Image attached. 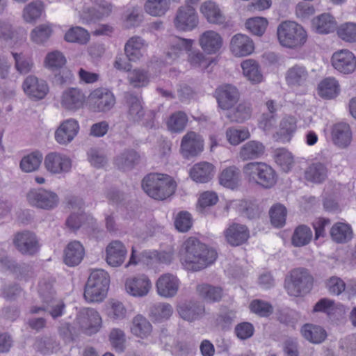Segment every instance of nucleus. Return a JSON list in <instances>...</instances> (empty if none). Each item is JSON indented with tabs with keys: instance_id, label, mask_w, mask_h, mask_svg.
Wrapping results in <instances>:
<instances>
[{
	"instance_id": "obj_13",
	"label": "nucleus",
	"mask_w": 356,
	"mask_h": 356,
	"mask_svg": "<svg viewBox=\"0 0 356 356\" xmlns=\"http://www.w3.org/2000/svg\"><path fill=\"white\" fill-rule=\"evenodd\" d=\"M331 60L334 68L344 74H351L356 69V57L348 49L334 52Z\"/></svg>"
},
{
	"instance_id": "obj_4",
	"label": "nucleus",
	"mask_w": 356,
	"mask_h": 356,
	"mask_svg": "<svg viewBox=\"0 0 356 356\" xmlns=\"http://www.w3.org/2000/svg\"><path fill=\"white\" fill-rule=\"evenodd\" d=\"M277 35L280 45L291 49L301 48L307 39V34L304 28L292 21L282 22L277 26Z\"/></svg>"
},
{
	"instance_id": "obj_63",
	"label": "nucleus",
	"mask_w": 356,
	"mask_h": 356,
	"mask_svg": "<svg viewBox=\"0 0 356 356\" xmlns=\"http://www.w3.org/2000/svg\"><path fill=\"white\" fill-rule=\"evenodd\" d=\"M188 61L192 67H199L203 70L207 68L210 64L209 58L199 50H191L188 53Z\"/></svg>"
},
{
	"instance_id": "obj_17",
	"label": "nucleus",
	"mask_w": 356,
	"mask_h": 356,
	"mask_svg": "<svg viewBox=\"0 0 356 356\" xmlns=\"http://www.w3.org/2000/svg\"><path fill=\"white\" fill-rule=\"evenodd\" d=\"M215 93L218 106L223 110L230 109L239 99L237 88L229 84L218 87Z\"/></svg>"
},
{
	"instance_id": "obj_11",
	"label": "nucleus",
	"mask_w": 356,
	"mask_h": 356,
	"mask_svg": "<svg viewBox=\"0 0 356 356\" xmlns=\"http://www.w3.org/2000/svg\"><path fill=\"white\" fill-rule=\"evenodd\" d=\"M13 244L22 254L33 255L40 249L38 237L30 231L17 232L14 236Z\"/></svg>"
},
{
	"instance_id": "obj_3",
	"label": "nucleus",
	"mask_w": 356,
	"mask_h": 356,
	"mask_svg": "<svg viewBox=\"0 0 356 356\" xmlns=\"http://www.w3.org/2000/svg\"><path fill=\"white\" fill-rule=\"evenodd\" d=\"M245 178L249 183L270 188L277 182V175L274 169L264 162H250L242 169Z\"/></svg>"
},
{
	"instance_id": "obj_42",
	"label": "nucleus",
	"mask_w": 356,
	"mask_h": 356,
	"mask_svg": "<svg viewBox=\"0 0 356 356\" xmlns=\"http://www.w3.org/2000/svg\"><path fill=\"white\" fill-rule=\"evenodd\" d=\"M303 337L313 343H321L327 337L326 331L318 325L306 324L301 329Z\"/></svg>"
},
{
	"instance_id": "obj_10",
	"label": "nucleus",
	"mask_w": 356,
	"mask_h": 356,
	"mask_svg": "<svg viewBox=\"0 0 356 356\" xmlns=\"http://www.w3.org/2000/svg\"><path fill=\"white\" fill-rule=\"evenodd\" d=\"M198 16L192 6H181L177 10L173 24L175 27L182 31H192L198 24Z\"/></svg>"
},
{
	"instance_id": "obj_43",
	"label": "nucleus",
	"mask_w": 356,
	"mask_h": 356,
	"mask_svg": "<svg viewBox=\"0 0 356 356\" xmlns=\"http://www.w3.org/2000/svg\"><path fill=\"white\" fill-rule=\"evenodd\" d=\"M243 75L252 83H259L263 80V75L259 70V64L254 60L248 59L241 63Z\"/></svg>"
},
{
	"instance_id": "obj_31",
	"label": "nucleus",
	"mask_w": 356,
	"mask_h": 356,
	"mask_svg": "<svg viewBox=\"0 0 356 356\" xmlns=\"http://www.w3.org/2000/svg\"><path fill=\"white\" fill-rule=\"evenodd\" d=\"M85 254L84 248L77 241H74L67 244L64 250V263L68 266L79 265Z\"/></svg>"
},
{
	"instance_id": "obj_34",
	"label": "nucleus",
	"mask_w": 356,
	"mask_h": 356,
	"mask_svg": "<svg viewBox=\"0 0 356 356\" xmlns=\"http://www.w3.org/2000/svg\"><path fill=\"white\" fill-rule=\"evenodd\" d=\"M140 156L134 149H126L116 156L115 164L122 171L132 170L140 162Z\"/></svg>"
},
{
	"instance_id": "obj_40",
	"label": "nucleus",
	"mask_w": 356,
	"mask_h": 356,
	"mask_svg": "<svg viewBox=\"0 0 356 356\" xmlns=\"http://www.w3.org/2000/svg\"><path fill=\"white\" fill-rule=\"evenodd\" d=\"M131 331L135 336L141 339H145L151 334L152 326L145 317L138 314L132 320Z\"/></svg>"
},
{
	"instance_id": "obj_64",
	"label": "nucleus",
	"mask_w": 356,
	"mask_h": 356,
	"mask_svg": "<svg viewBox=\"0 0 356 356\" xmlns=\"http://www.w3.org/2000/svg\"><path fill=\"white\" fill-rule=\"evenodd\" d=\"M52 29L49 24H40L36 26L31 33V39L36 43H42L51 36Z\"/></svg>"
},
{
	"instance_id": "obj_16",
	"label": "nucleus",
	"mask_w": 356,
	"mask_h": 356,
	"mask_svg": "<svg viewBox=\"0 0 356 356\" xmlns=\"http://www.w3.org/2000/svg\"><path fill=\"white\" fill-rule=\"evenodd\" d=\"M157 293L165 298H172L177 293L179 280L177 276L165 273L161 275L156 282Z\"/></svg>"
},
{
	"instance_id": "obj_24",
	"label": "nucleus",
	"mask_w": 356,
	"mask_h": 356,
	"mask_svg": "<svg viewBox=\"0 0 356 356\" xmlns=\"http://www.w3.org/2000/svg\"><path fill=\"white\" fill-rule=\"evenodd\" d=\"M331 137L333 143L340 147H347L352 140V131L348 124L338 122L331 129Z\"/></svg>"
},
{
	"instance_id": "obj_56",
	"label": "nucleus",
	"mask_w": 356,
	"mask_h": 356,
	"mask_svg": "<svg viewBox=\"0 0 356 356\" xmlns=\"http://www.w3.org/2000/svg\"><path fill=\"white\" fill-rule=\"evenodd\" d=\"M338 36L346 42H356V24L347 22L337 29Z\"/></svg>"
},
{
	"instance_id": "obj_21",
	"label": "nucleus",
	"mask_w": 356,
	"mask_h": 356,
	"mask_svg": "<svg viewBox=\"0 0 356 356\" xmlns=\"http://www.w3.org/2000/svg\"><path fill=\"white\" fill-rule=\"evenodd\" d=\"M127 250L124 244L120 241H113L106 248V261L113 267L121 266L127 257Z\"/></svg>"
},
{
	"instance_id": "obj_36",
	"label": "nucleus",
	"mask_w": 356,
	"mask_h": 356,
	"mask_svg": "<svg viewBox=\"0 0 356 356\" xmlns=\"http://www.w3.org/2000/svg\"><path fill=\"white\" fill-rule=\"evenodd\" d=\"M145 42L138 36L131 37L125 44V54L130 61L136 62L143 56V49Z\"/></svg>"
},
{
	"instance_id": "obj_9",
	"label": "nucleus",
	"mask_w": 356,
	"mask_h": 356,
	"mask_svg": "<svg viewBox=\"0 0 356 356\" xmlns=\"http://www.w3.org/2000/svg\"><path fill=\"white\" fill-rule=\"evenodd\" d=\"M44 165L51 175L65 174L72 168V160L64 154L54 152L45 156Z\"/></svg>"
},
{
	"instance_id": "obj_50",
	"label": "nucleus",
	"mask_w": 356,
	"mask_h": 356,
	"mask_svg": "<svg viewBox=\"0 0 356 356\" xmlns=\"http://www.w3.org/2000/svg\"><path fill=\"white\" fill-rule=\"evenodd\" d=\"M275 160L284 172H289L294 163L291 153L284 148H279L275 151Z\"/></svg>"
},
{
	"instance_id": "obj_41",
	"label": "nucleus",
	"mask_w": 356,
	"mask_h": 356,
	"mask_svg": "<svg viewBox=\"0 0 356 356\" xmlns=\"http://www.w3.org/2000/svg\"><path fill=\"white\" fill-rule=\"evenodd\" d=\"M318 94L325 99H333L340 92V86L338 81L333 77H327L318 84Z\"/></svg>"
},
{
	"instance_id": "obj_51",
	"label": "nucleus",
	"mask_w": 356,
	"mask_h": 356,
	"mask_svg": "<svg viewBox=\"0 0 356 356\" xmlns=\"http://www.w3.org/2000/svg\"><path fill=\"white\" fill-rule=\"evenodd\" d=\"M89 39L90 35L88 32L80 26L71 28L65 35V40L70 42L86 44Z\"/></svg>"
},
{
	"instance_id": "obj_29",
	"label": "nucleus",
	"mask_w": 356,
	"mask_h": 356,
	"mask_svg": "<svg viewBox=\"0 0 356 356\" xmlns=\"http://www.w3.org/2000/svg\"><path fill=\"white\" fill-rule=\"evenodd\" d=\"M230 49L236 56H245L254 51V43L246 35H234L230 42Z\"/></svg>"
},
{
	"instance_id": "obj_1",
	"label": "nucleus",
	"mask_w": 356,
	"mask_h": 356,
	"mask_svg": "<svg viewBox=\"0 0 356 356\" xmlns=\"http://www.w3.org/2000/svg\"><path fill=\"white\" fill-rule=\"evenodd\" d=\"M183 264L192 271H199L212 264L217 259L216 251L209 248L195 237H190L183 243Z\"/></svg>"
},
{
	"instance_id": "obj_45",
	"label": "nucleus",
	"mask_w": 356,
	"mask_h": 356,
	"mask_svg": "<svg viewBox=\"0 0 356 356\" xmlns=\"http://www.w3.org/2000/svg\"><path fill=\"white\" fill-rule=\"evenodd\" d=\"M42 154L38 152L24 156L19 163L21 170L24 172H32L38 170L42 161Z\"/></svg>"
},
{
	"instance_id": "obj_28",
	"label": "nucleus",
	"mask_w": 356,
	"mask_h": 356,
	"mask_svg": "<svg viewBox=\"0 0 356 356\" xmlns=\"http://www.w3.org/2000/svg\"><path fill=\"white\" fill-rule=\"evenodd\" d=\"M181 148L186 157L197 156L203 150V140L195 132H188L182 138Z\"/></svg>"
},
{
	"instance_id": "obj_49",
	"label": "nucleus",
	"mask_w": 356,
	"mask_h": 356,
	"mask_svg": "<svg viewBox=\"0 0 356 356\" xmlns=\"http://www.w3.org/2000/svg\"><path fill=\"white\" fill-rule=\"evenodd\" d=\"M44 11V4L40 1H35L28 4L24 9L23 17L27 22H32L39 18Z\"/></svg>"
},
{
	"instance_id": "obj_39",
	"label": "nucleus",
	"mask_w": 356,
	"mask_h": 356,
	"mask_svg": "<svg viewBox=\"0 0 356 356\" xmlns=\"http://www.w3.org/2000/svg\"><path fill=\"white\" fill-rule=\"evenodd\" d=\"M200 11L210 23L221 24L225 20L220 9L213 1H205L201 6Z\"/></svg>"
},
{
	"instance_id": "obj_6",
	"label": "nucleus",
	"mask_w": 356,
	"mask_h": 356,
	"mask_svg": "<svg viewBox=\"0 0 356 356\" xmlns=\"http://www.w3.org/2000/svg\"><path fill=\"white\" fill-rule=\"evenodd\" d=\"M313 284L314 278L308 270L299 268L291 270L289 278L285 280V289L289 296L300 297L308 293Z\"/></svg>"
},
{
	"instance_id": "obj_7",
	"label": "nucleus",
	"mask_w": 356,
	"mask_h": 356,
	"mask_svg": "<svg viewBox=\"0 0 356 356\" xmlns=\"http://www.w3.org/2000/svg\"><path fill=\"white\" fill-rule=\"evenodd\" d=\"M26 200L30 206L45 211L56 209L60 202L56 193L44 188L31 189L26 193Z\"/></svg>"
},
{
	"instance_id": "obj_14",
	"label": "nucleus",
	"mask_w": 356,
	"mask_h": 356,
	"mask_svg": "<svg viewBox=\"0 0 356 356\" xmlns=\"http://www.w3.org/2000/svg\"><path fill=\"white\" fill-rule=\"evenodd\" d=\"M86 99V96L81 89L69 88L62 92L60 105L65 110L76 111L83 106Z\"/></svg>"
},
{
	"instance_id": "obj_59",
	"label": "nucleus",
	"mask_w": 356,
	"mask_h": 356,
	"mask_svg": "<svg viewBox=\"0 0 356 356\" xmlns=\"http://www.w3.org/2000/svg\"><path fill=\"white\" fill-rule=\"evenodd\" d=\"M250 108L245 104H239L236 108L230 111L227 118L232 122L241 123L250 117Z\"/></svg>"
},
{
	"instance_id": "obj_55",
	"label": "nucleus",
	"mask_w": 356,
	"mask_h": 356,
	"mask_svg": "<svg viewBox=\"0 0 356 356\" xmlns=\"http://www.w3.org/2000/svg\"><path fill=\"white\" fill-rule=\"evenodd\" d=\"M226 137L231 145H237L248 139L250 137V134L247 128H229L226 131Z\"/></svg>"
},
{
	"instance_id": "obj_2",
	"label": "nucleus",
	"mask_w": 356,
	"mask_h": 356,
	"mask_svg": "<svg viewBox=\"0 0 356 356\" xmlns=\"http://www.w3.org/2000/svg\"><path fill=\"white\" fill-rule=\"evenodd\" d=\"M142 188L150 197L163 200L172 195L177 184L170 176L165 174L151 173L142 180Z\"/></svg>"
},
{
	"instance_id": "obj_8",
	"label": "nucleus",
	"mask_w": 356,
	"mask_h": 356,
	"mask_svg": "<svg viewBox=\"0 0 356 356\" xmlns=\"http://www.w3.org/2000/svg\"><path fill=\"white\" fill-rule=\"evenodd\" d=\"M76 320L82 332L89 336L98 332L102 325V320L99 312L90 308L81 309Z\"/></svg>"
},
{
	"instance_id": "obj_54",
	"label": "nucleus",
	"mask_w": 356,
	"mask_h": 356,
	"mask_svg": "<svg viewBox=\"0 0 356 356\" xmlns=\"http://www.w3.org/2000/svg\"><path fill=\"white\" fill-rule=\"evenodd\" d=\"M268 21L264 17H255L248 19L245 22V27L252 34L261 36L265 32Z\"/></svg>"
},
{
	"instance_id": "obj_47",
	"label": "nucleus",
	"mask_w": 356,
	"mask_h": 356,
	"mask_svg": "<svg viewBox=\"0 0 356 356\" xmlns=\"http://www.w3.org/2000/svg\"><path fill=\"white\" fill-rule=\"evenodd\" d=\"M312 232L305 225L298 226L293 234L291 243L295 247H302L307 245L312 240Z\"/></svg>"
},
{
	"instance_id": "obj_27",
	"label": "nucleus",
	"mask_w": 356,
	"mask_h": 356,
	"mask_svg": "<svg viewBox=\"0 0 356 356\" xmlns=\"http://www.w3.org/2000/svg\"><path fill=\"white\" fill-rule=\"evenodd\" d=\"M177 312L181 318L193 322L202 318L205 312L204 306L196 301H189L178 306Z\"/></svg>"
},
{
	"instance_id": "obj_62",
	"label": "nucleus",
	"mask_w": 356,
	"mask_h": 356,
	"mask_svg": "<svg viewBox=\"0 0 356 356\" xmlns=\"http://www.w3.org/2000/svg\"><path fill=\"white\" fill-rule=\"evenodd\" d=\"M35 348L43 354H49L57 350L59 343L52 337H44L36 339Z\"/></svg>"
},
{
	"instance_id": "obj_33",
	"label": "nucleus",
	"mask_w": 356,
	"mask_h": 356,
	"mask_svg": "<svg viewBox=\"0 0 356 356\" xmlns=\"http://www.w3.org/2000/svg\"><path fill=\"white\" fill-rule=\"evenodd\" d=\"M113 6L105 0H98L93 6L84 8L88 16L83 17L88 22L93 19H100L108 17L112 12Z\"/></svg>"
},
{
	"instance_id": "obj_46",
	"label": "nucleus",
	"mask_w": 356,
	"mask_h": 356,
	"mask_svg": "<svg viewBox=\"0 0 356 356\" xmlns=\"http://www.w3.org/2000/svg\"><path fill=\"white\" fill-rule=\"evenodd\" d=\"M197 291L201 297L209 302L220 301L222 297V289L221 287L207 284L197 286Z\"/></svg>"
},
{
	"instance_id": "obj_32",
	"label": "nucleus",
	"mask_w": 356,
	"mask_h": 356,
	"mask_svg": "<svg viewBox=\"0 0 356 356\" xmlns=\"http://www.w3.org/2000/svg\"><path fill=\"white\" fill-rule=\"evenodd\" d=\"M214 175V167L208 162H200L195 164L190 170V176L195 182L207 183Z\"/></svg>"
},
{
	"instance_id": "obj_53",
	"label": "nucleus",
	"mask_w": 356,
	"mask_h": 356,
	"mask_svg": "<svg viewBox=\"0 0 356 356\" xmlns=\"http://www.w3.org/2000/svg\"><path fill=\"white\" fill-rule=\"evenodd\" d=\"M109 342L117 352H122L125 348L126 335L120 328H113L108 335Z\"/></svg>"
},
{
	"instance_id": "obj_18",
	"label": "nucleus",
	"mask_w": 356,
	"mask_h": 356,
	"mask_svg": "<svg viewBox=\"0 0 356 356\" xmlns=\"http://www.w3.org/2000/svg\"><path fill=\"white\" fill-rule=\"evenodd\" d=\"M24 92L30 97L35 99H43L49 91L47 83L35 76H29L23 83Z\"/></svg>"
},
{
	"instance_id": "obj_60",
	"label": "nucleus",
	"mask_w": 356,
	"mask_h": 356,
	"mask_svg": "<svg viewBox=\"0 0 356 356\" xmlns=\"http://www.w3.org/2000/svg\"><path fill=\"white\" fill-rule=\"evenodd\" d=\"M192 225L193 218L189 212L182 211L177 213L175 220V226L179 232H187L191 229Z\"/></svg>"
},
{
	"instance_id": "obj_19",
	"label": "nucleus",
	"mask_w": 356,
	"mask_h": 356,
	"mask_svg": "<svg viewBox=\"0 0 356 356\" xmlns=\"http://www.w3.org/2000/svg\"><path fill=\"white\" fill-rule=\"evenodd\" d=\"M79 129L78 122L67 119L63 122L55 132V139L60 145H67L73 140Z\"/></svg>"
},
{
	"instance_id": "obj_12",
	"label": "nucleus",
	"mask_w": 356,
	"mask_h": 356,
	"mask_svg": "<svg viewBox=\"0 0 356 356\" xmlns=\"http://www.w3.org/2000/svg\"><path fill=\"white\" fill-rule=\"evenodd\" d=\"M89 98L94 111L97 112L108 111L115 104V98L113 92L104 88L93 90Z\"/></svg>"
},
{
	"instance_id": "obj_48",
	"label": "nucleus",
	"mask_w": 356,
	"mask_h": 356,
	"mask_svg": "<svg viewBox=\"0 0 356 356\" xmlns=\"http://www.w3.org/2000/svg\"><path fill=\"white\" fill-rule=\"evenodd\" d=\"M168 9V0H147L145 3V12L154 17L164 15Z\"/></svg>"
},
{
	"instance_id": "obj_15",
	"label": "nucleus",
	"mask_w": 356,
	"mask_h": 356,
	"mask_svg": "<svg viewBox=\"0 0 356 356\" xmlns=\"http://www.w3.org/2000/svg\"><path fill=\"white\" fill-rule=\"evenodd\" d=\"M152 288V282L145 275H138L129 277L125 282L127 292L134 297H144L147 296Z\"/></svg>"
},
{
	"instance_id": "obj_5",
	"label": "nucleus",
	"mask_w": 356,
	"mask_h": 356,
	"mask_svg": "<svg viewBox=\"0 0 356 356\" xmlns=\"http://www.w3.org/2000/svg\"><path fill=\"white\" fill-rule=\"evenodd\" d=\"M109 284V275L105 270H92L86 284L84 298L88 302L102 301L106 296Z\"/></svg>"
},
{
	"instance_id": "obj_52",
	"label": "nucleus",
	"mask_w": 356,
	"mask_h": 356,
	"mask_svg": "<svg viewBox=\"0 0 356 356\" xmlns=\"http://www.w3.org/2000/svg\"><path fill=\"white\" fill-rule=\"evenodd\" d=\"M286 209L280 204H277L271 207L269 211L270 222L274 227H282L285 225Z\"/></svg>"
},
{
	"instance_id": "obj_20",
	"label": "nucleus",
	"mask_w": 356,
	"mask_h": 356,
	"mask_svg": "<svg viewBox=\"0 0 356 356\" xmlns=\"http://www.w3.org/2000/svg\"><path fill=\"white\" fill-rule=\"evenodd\" d=\"M127 109V118L132 122H139L145 116L142 99L133 93L126 92L124 96Z\"/></svg>"
},
{
	"instance_id": "obj_26",
	"label": "nucleus",
	"mask_w": 356,
	"mask_h": 356,
	"mask_svg": "<svg viewBox=\"0 0 356 356\" xmlns=\"http://www.w3.org/2000/svg\"><path fill=\"white\" fill-rule=\"evenodd\" d=\"M226 241L232 246H238L245 243L250 237V232L245 225L232 223L225 231Z\"/></svg>"
},
{
	"instance_id": "obj_37",
	"label": "nucleus",
	"mask_w": 356,
	"mask_h": 356,
	"mask_svg": "<svg viewBox=\"0 0 356 356\" xmlns=\"http://www.w3.org/2000/svg\"><path fill=\"white\" fill-rule=\"evenodd\" d=\"M328 169L321 162L314 163L309 165L305 171V178L314 184H321L327 178Z\"/></svg>"
},
{
	"instance_id": "obj_25",
	"label": "nucleus",
	"mask_w": 356,
	"mask_h": 356,
	"mask_svg": "<svg viewBox=\"0 0 356 356\" xmlns=\"http://www.w3.org/2000/svg\"><path fill=\"white\" fill-rule=\"evenodd\" d=\"M193 43L194 40L191 39L171 36L169 38V47L166 52V56L170 60H174L179 58L184 51L188 53Z\"/></svg>"
},
{
	"instance_id": "obj_23",
	"label": "nucleus",
	"mask_w": 356,
	"mask_h": 356,
	"mask_svg": "<svg viewBox=\"0 0 356 356\" xmlns=\"http://www.w3.org/2000/svg\"><path fill=\"white\" fill-rule=\"evenodd\" d=\"M285 80L291 87H304L309 81V73L305 66L295 65L287 70Z\"/></svg>"
},
{
	"instance_id": "obj_38",
	"label": "nucleus",
	"mask_w": 356,
	"mask_h": 356,
	"mask_svg": "<svg viewBox=\"0 0 356 356\" xmlns=\"http://www.w3.org/2000/svg\"><path fill=\"white\" fill-rule=\"evenodd\" d=\"M241 171L238 168L232 165L224 169L219 176L220 185L231 189L236 188L241 181Z\"/></svg>"
},
{
	"instance_id": "obj_61",
	"label": "nucleus",
	"mask_w": 356,
	"mask_h": 356,
	"mask_svg": "<svg viewBox=\"0 0 356 356\" xmlns=\"http://www.w3.org/2000/svg\"><path fill=\"white\" fill-rule=\"evenodd\" d=\"M250 309L261 317H268L273 312V307L269 302L258 299L251 302Z\"/></svg>"
},
{
	"instance_id": "obj_58",
	"label": "nucleus",
	"mask_w": 356,
	"mask_h": 356,
	"mask_svg": "<svg viewBox=\"0 0 356 356\" xmlns=\"http://www.w3.org/2000/svg\"><path fill=\"white\" fill-rule=\"evenodd\" d=\"M188 121L187 115L182 111L173 113L168 122V127L171 131L180 132L183 131Z\"/></svg>"
},
{
	"instance_id": "obj_22",
	"label": "nucleus",
	"mask_w": 356,
	"mask_h": 356,
	"mask_svg": "<svg viewBox=\"0 0 356 356\" xmlns=\"http://www.w3.org/2000/svg\"><path fill=\"white\" fill-rule=\"evenodd\" d=\"M223 40L221 35L214 31H206L200 35L199 44L208 54H215L221 49Z\"/></svg>"
},
{
	"instance_id": "obj_30",
	"label": "nucleus",
	"mask_w": 356,
	"mask_h": 356,
	"mask_svg": "<svg viewBox=\"0 0 356 356\" xmlns=\"http://www.w3.org/2000/svg\"><path fill=\"white\" fill-rule=\"evenodd\" d=\"M264 145L258 140H250L243 144L238 152V157L243 161L261 158L265 153Z\"/></svg>"
},
{
	"instance_id": "obj_57",
	"label": "nucleus",
	"mask_w": 356,
	"mask_h": 356,
	"mask_svg": "<svg viewBox=\"0 0 356 356\" xmlns=\"http://www.w3.org/2000/svg\"><path fill=\"white\" fill-rule=\"evenodd\" d=\"M325 286L327 292L332 296H339L346 289L345 282L337 276H332L325 282Z\"/></svg>"
},
{
	"instance_id": "obj_35",
	"label": "nucleus",
	"mask_w": 356,
	"mask_h": 356,
	"mask_svg": "<svg viewBox=\"0 0 356 356\" xmlns=\"http://www.w3.org/2000/svg\"><path fill=\"white\" fill-rule=\"evenodd\" d=\"M313 29L320 34H328L337 28L334 18L328 13H323L314 17L312 21Z\"/></svg>"
},
{
	"instance_id": "obj_44",
	"label": "nucleus",
	"mask_w": 356,
	"mask_h": 356,
	"mask_svg": "<svg viewBox=\"0 0 356 356\" xmlns=\"http://www.w3.org/2000/svg\"><path fill=\"white\" fill-rule=\"evenodd\" d=\"M330 236L334 241L343 243L352 238L353 231L348 224L337 222L331 228Z\"/></svg>"
}]
</instances>
